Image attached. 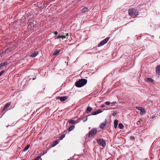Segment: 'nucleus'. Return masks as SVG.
Returning <instances> with one entry per match:
<instances>
[{
  "instance_id": "obj_1",
  "label": "nucleus",
  "mask_w": 160,
  "mask_h": 160,
  "mask_svg": "<svg viewBox=\"0 0 160 160\" xmlns=\"http://www.w3.org/2000/svg\"><path fill=\"white\" fill-rule=\"evenodd\" d=\"M128 14L133 18H136L139 14V12L137 9L134 8H131L129 9Z\"/></svg>"
},
{
  "instance_id": "obj_2",
  "label": "nucleus",
  "mask_w": 160,
  "mask_h": 160,
  "mask_svg": "<svg viewBox=\"0 0 160 160\" xmlns=\"http://www.w3.org/2000/svg\"><path fill=\"white\" fill-rule=\"evenodd\" d=\"M87 79H81L76 82L75 86L78 88L81 87L85 85L87 83Z\"/></svg>"
},
{
  "instance_id": "obj_3",
  "label": "nucleus",
  "mask_w": 160,
  "mask_h": 160,
  "mask_svg": "<svg viewBox=\"0 0 160 160\" xmlns=\"http://www.w3.org/2000/svg\"><path fill=\"white\" fill-rule=\"evenodd\" d=\"M97 133V128H92L91 130L89 132L88 134V137H93Z\"/></svg>"
},
{
  "instance_id": "obj_4",
  "label": "nucleus",
  "mask_w": 160,
  "mask_h": 160,
  "mask_svg": "<svg viewBox=\"0 0 160 160\" xmlns=\"http://www.w3.org/2000/svg\"><path fill=\"white\" fill-rule=\"evenodd\" d=\"M97 142L98 144L100 145L103 147H105L106 146V142L105 140L102 139H98L97 140Z\"/></svg>"
},
{
  "instance_id": "obj_5",
  "label": "nucleus",
  "mask_w": 160,
  "mask_h": 160,
  "mask_svg": "<svg viewBox=\"0 0 160 160\" xmlns=\"http://www.w3.org/2000/svg\"><path fill=\"white\" fill-rule=\"evenodd\" d=\"M109 39V38L108 37H107L106 38L104 39L103 40L101 41L98 44V47H100L103 45H104V44L106 43L108 41Z\"/></svg>"
},
{
  "instance_id": "obj_6",
  "label": "nucleus",
  "mask_w": 160,
  "mask_h": 160,
  "mask_svg": "<svg viewBox=\"0 0 160 160\" xmlns=\"http://www.w3.org/2000/svg\"><path fill=\"white\" fill-rule=\"evenodd\" d=\"M68 98V97L67 96H64L63 97L58 96L56 97L57 99H59L62 102H63Z\"/></svg>"
},
{
  "instance_id": "obj_7",
  "label": "nucleus",
  "mask_w": 160,
  "mask_h": 160,
  "mask_svg": "<svg viewBox=\"0 0 160 160\" xmlns=\"http://www.w3.org/2000/svg\"><path fill=\"white\" fill-rule=\"evenodd\" d=\"M107 123V119L104 121V122L102 123H101L100 126V128L101 129H103L105 127Z\"/></svg>"
},
{
  "instance_id": "obj_8",
  "label": "nucleus",
  "mask_w": 160,
  "mask_h": 160,
  "mask_svg": "<svg viewBox=\"0 0 160 160\" xmlns=\"http://www.w3.org/2000/svg\"><path fill=\"white\" fill-rule=\"evenodd\" d=\"M11 104V102H9L6 103L5 105L4 106L2 110V112H3L8 108Z\"/></svg>"
},
{
  "instance_id": "obj_9",
  "label": "nucleus",
  "mask_w": 160,
  "mask_h": 160,
  "mask_svg": "<svg viewBox=\"0 0 160 160\" xmlns=\"http://www.w3.org/2000/svg\"><path fill=\"white\" fill-rule=\"evenodd\" d=\"M102 112V111L101 110L98 109V110L97 111L93 112L92 113L91 115H96L98 114H99L100 113Z\"/></svg>"
},
{
  "instance_id": "obj_10",
  "label": "nucleus",
  "mask_w": 160,
  "mask_h": 160,
  "mask_svg": "<svg viewBox=\"0 0 160 160\" xmlns=\"http://www.w3.org/2000/svg\"><path fill=\"white\" fill-rule=\"evenodd\" d=\"M145 81L146 82H153L154 80L152 78H147L145 79Z\"/></svg>"
},
{
  "instance_id": "obj_11",
  "label": "nucleus",
  "mask_w": 160,
  "mask_h": 160,
  "mask_svg": "<svg viewBox=\"0 0 160 160\" xmlns=\"http://www.w3.org/2000/svg\"><path fill=\"white\" fill-rule=\"evenodd\" d=\"M156 73L158 74H160V65H158L156 68Z\"/></svg>"
},
{
  "instance_id": "obj_12",
  "label": "nucleus",
  "mask_w": 160,
  "mask_h": 160,
  "mask_svg": "<svg viewBox=\"0 0 160 160\" xmlns=\"http://www.w3.org/2000/svg\"><path fill=\"white\" fill-rule=\"evenodd\" d=\"M92 109V108L90 106H88L87 108L86 112L87 113H89L91 112Z\"/></svg>"
},
{
  "instance_id": "obj_13",
  "label": "nucleus",
  "mask_w": 160,
  "mask_h": 160,
  "mask_svg": "<svg viewBox=\"0 0 160 160\" xmlns=\"http://www.w3.org/2000/svg\"><path fill=\"white\" fill-rule=\"evenodd\" d=\"M38 51H35L30 55V57H35L38 55Z\"/></svg>"
},
{
  "instance_id": "obj_14",
  "label": "nucleus",
  "mask_w": 160,
  "mask_h": 160,
  "mask_svg": "<svg viewBox=\"0 0 160 160\" xmlns=\"http://www.w3.org/2000/svg\"><path fill=\"white\" fill-rule=\"evenodd\" d=\"M34 26L33 23L31 22H29L28 25V28H29L31 29Z\"/></svg>"
},
{
  "instance_id": "obj_15",
  "label": "nucleus",
  "mask_w": 160,
  "mask_h": 160,
  "mask_svg": "<svg viewBox=\"0 0 160 160\" xmlns=\"http://www.w3.org/2000/svg\"><path fill=\"white\" fill-rule=\"evenodd\" d=\"M61 52L60 49H56L53 54V55H58Z\"/></svg>"
},
{
  "instance_id": "obj_16",
  "label": "nucleus",
  "mask_w": 160,
  "mask_h": 160,
  "mask_svg": "<svg viewBox=\"0 0 160 160\" xmlns=\"http://www.w3.org/2000/svg\"><path fill=\"white\" fill-rule=\"evenodd\" d=\"M136 108L137 109L140 110L141 112H142V113H143L145 111V110L143 108L140 107H136Z\"/></svg>"
},
{
  "instance_id": "obj_17",
  "label": "nucleus",
  "mask_w": 160,
  "mask_h": 160,
  "mask_svg": "<svg viewBox=\"0 0 160 160\" xmlns=\"http://www.w3.org/2000/svg\"><path fill=\"white\" fill-rule=\"evenodd\" d=\"M12 49L11 48L9 47L7 48L6 50L5 51V53H8L9 52H12Z\"/></svg>"
},
{
  "instance_id": "obj_18",
  "label": "nucleus",
  "mask_w": 160,
  "mask_h": 160,
  "mask_svg": "<svg viewBox=\"0 0 160 160\" xmlns=\"http://www.w3.org/2000/svg\"><path fill=\"white\" fill-rule=\"evenodd\" d=\"M88 8L85 7L83 8V9L82 10V13H84L86 12H87L88 11Z\"/></svg>"
},
{
  "instance_id": "obj_19",
  "label": "nucleus",
  "mask_w": 160,
  "mask_h": 160,
  "mask_svg": "<svg viewBox=\"0 0 160 160\" xmlns=\"http://www.w3.org/2000/svg\"><path fill=\"white\" fill-rule=\"evenodd\" d=\"M118 121L117 119L114 120V127L115 128H116L117 127L118 125Z\"/></svg>"
},
{
  "instance_id": "obj_20",
  "label": "nucleus",
  "mask_w": 160,
  "mask_h": 160,
  "mask_svg": "<svg viewBox=\"0 0 160 160\" xmlns=\"http://www.w3.org/2000/svg\"><path fill=\"white\" fill-rule=\"evenodd\" d=\"M58 141L56 140L54 141L53 142L52 144L51 145V147H52L55 146L56 145H57L58 144Z\"/></svg>"
},
{
  "instance_id": "obj_21",
  "label": "nucleus",
  "mask_w": 160,
  "mask_h": 160,
  "mask_svg": "<svg viewBox=\"0 0 160 160\" xmlns=\"http://www.w3.org/2000/svg\"><path fill=\"white\" fill-rule=\"evenodd\" d=\"M68 122L70 124H73L76 123V121L73 120H70L68 121Z\"/></svg>"
},
{
  "instance_id": "obj_22",
  "label": "nucleus",
  "mask_w": 160,
  "mask_h": 160,
  "mask_svg": "<svg viewBox=\"0 0 160 160\" xmlns=\"http://www.w3.org/2000/svg\"><path fill=\"white\" fill-rule=\"evenodd\" d=\"M30 147V145H28L25 147L24 148L23 151V152H25Z\"/></svg>"
},
{
  "instance_id": "obj_23",
  "label": "nucleus",
  "mask_w": 160,
  "mask_h": 160,
  "mask_svg": "<svg viewBox=\"0 0 160 160\" xmlns=\"http://www.w3.org/2000/svg\"><path fill=\"white\" fill-rule=\"evenodd\" d=\"M75 126L72 125L70 126L68 128V130L70 131H72L75 128Z\"/></svg>"
},
{
  "instance_id": "obj_24",
  "label": "nucleus",
  "mask_w": 160,
  "mask_h": 160,
  "mask_svg": "<svg viewBox=\"0 0 160 160\" xmlns=\"http://www.w3.org/2000/svg\"><path fill=\"white\" fill-rule=\"evenodd\" d=\"M118 127L120 129H122L124 127L122 123H120L119 124Z\"/></svg>"
},
{
  "instance_id": "obj_25",
  "label": "nucleus",
  "mask_w": 160,
  "mask_h": 160,
  "mask_svg": "<svg viewBox=\"0 0 160 160\" xmlns=\"http://www.w3.org/2000/svg\"><path fill=\"white\" fill-rule=\"evenodd\" d=\"M8 64V63L7 62H4L2 63H1L0 64L2 65V67H4L6 65H7Z\"/></svg>"
},
{
  "instance_id": "obj_26",
  "label": "nucleus",
  "mask_w": 160,
  "mask_h": 160,
  "mask_svg": "<svg viewBox=\"0 0 160 160\" xmlns=\"http://www.w3.org/2000/svg\"><path fill=\"white\" fill-rule=\"evenodd\" d=\"M65 137V134H63L62 135H61L59 139L60 140H62L63 138Z\"/></svg>"
},
{
  "instance_id": "obj_27",
  "label": "nucleus",
  "mask_w": 160,
  "mask_h": 160,
  "mask_svg": "<svg viewBox=\"0 0 160 160\" xmlns=\"http://www.w3.org/2000/svg\"><path fill=\"white\" fill-rule=\"evenodd\" d=\"M5 71L3 70L1 72H0V77L1 76L4 72Z\"/></svg>"
},
{
  "instance_id": "obj_28",
  "label": "nucleus",
  "mask_w": 160,
  "mask_h": 160,
  "mask_svg": "<svg viewBox=\"0 0 160 160\" xmlns=\"http://www.w3.org/2000/svg\"><path fill=\"white\" fill-rule=\"evenodd\" d=\"M41 158L40 156H38L36 158H35L33 160H39V159Z\"/></svg>"
},
{
  "instance_id": "obj_29",
  "label": "nucleus",
  "mask_w": 160,
  "mask_h": 160,
  "mask_svg": "<svg viewBox=\"0 0 160 160\" xmlns=\"http://www.w3.org/2000/svg\"><path fill=\"white\" fill-rule=\"evenodd\" d=\"M110 103V102L108 101H106L105 102V104L107 105H109Z\"/></svg>"
},
{
  "instance_id": "obj_30",
  "label": "nucleus",
  "mask_w": 160,
  "mask_h": 160,
  "mask_svg": "<svg viewBox=\"0 0 160 160\" xmlns=\"http://www.w3.org/2000/svg\"><path fill=\"white\" fill-rule=\"evenodd\" d=\"M47 150H46L45 151H44L43 152L42 154V155H44L46 153H47Z\"/></svg>"
},
{
  "instance_id": "obj_31",
  "label": "nucleus",
  "mask_w": 160,
  "mask_h": 160,
  "mask_svg": "<svg viewBox=\"0 0 160 160\" xmlns=\"http://www.w3.org/2000/svg\"><path fill=\"white\" fill-rule=\"evenodd\" d=\"M117 114V112L115 111H114L113 112L112 114V115L113 116H115Z\"/></svg>"
},
{
  "instance_id": "obj_32",
  "label": "nucleus",
  "mask_w": 160,
  "mask_h": 160,
  "mask_svg": "<svg viewBox=\"0 0 160 160\" xmlns=\"http://www.w3.org/2000/svg\"><path fill=\"white\" fill-rule=\"evenodd\" d=\"M60 36H61V38H62V39H63L64 38H66V37L65 36L61 35Z\"/></svg>"
},
{
  "instance_id": "obj_33",
  "label": "nucleus",
  "mask_w": 160,
  "mask_h": 160,
  "mask_svg": "<svg viewBox=\"0 0 160 160\" xmlns=\"http://www.w3.org/2000/svg\"><path fill=\"white\" fill-rule=\"evenodd\" d=\"M130 139L132 140H134L135 139V138L133 136H131L130 137Z\"/></svg>"
},
{
  "instance_id": "obj_34",
  "label": "nucleus",
  "mask_w": 160,
  "mask_h": 160,
  "mask_svg": "<svg viewBox=\"0 0 160 160\" xmlns=\"http://www.w3.org/2000/svg\"><path fill=\"white\" fill-rule=\"evenodd\" d=\"M90 115H88L87 116V117L86 119H85V120H84V122H86V121L87 120L88 118V116H90Z\"/></svg>"
},
{
  "instance_id": "obj_35",
  "label": "nucleus",
  "mask_w": 160,
  "mask_h": 160,
  "mask_svg": "<svg viewBox=\"0 0 160 160\" xmlns=\"http://www.w3.org/2000/svg\"><path fill=\"white\" fill-rule=\"evenodd\" d=\"M140 121H138L137 122V124L138 125L140 124Z\"/></svg>"
},
{
  "instance_id": "obj_36",
  "label": "nucleus",
  "mask_w": 160,
  "mask_h": 160,
  "mask_svg": "<svg viewBox=\"0 0 160 160\" xmlns=\"http://www.w3.org/2000/svg\"><path fill=\"white\" fill-rule=\"evenodd\" d=\"M104 107H105V105L103 104H102V105H101L100 106V107L101 108H104Z\"/></svg>"
},
{
  "instance_id": "obj_37",
  "label": "nucleus",
  "mask_w": 160,
  "mask_h": 160,
  "mask_svg": "<svg viewBox=\"0 0 160 160\" xmlns=\"http://www.w3.org/2000/svg\"><path fill=\"white\" fill-rule=\"evenodd\" d=\"M61 38V36H58L57 37V38H57V39H59L60 38Z\"/></svg>"
},
{
  "instance_id": "obj_38",
  "label": "nucleus",
  "mask_w": 160,
  "mask_h": 160,
  "mask_svg": "<svg viewBox=\"0 0 160 160\" xmlns=\"http://www.w3.org/2000/svg\"><path fill=\"white\" fill-rule=\"evenodd\" d=\"M117 103V102H112L111 103V104H116Z\"/></svg>"
},
{
  "instance_id": "obj_39",
  "label": "nucleus",
  "mask_w": 160,
  "mask_h": 160,
  "mask_svg": "<svg viewBox=\"0 0 160 160\" xmlns=\"http://www.w3.org/2000/svg\"><path fill=\"white\" fill-rule=\"evenodd\" d=\"M54 34L56 35L58 34V32L57 31H56L54 32Z\"/></svg>"
},
{
  "instance_id": "obj_40",
  "label": "nucleus",
  "mask_w": 160,
  "mask_h": 160,
  "mask_svg": "<svg viewBox=\"0 0 160 160\" xmlns=\"http://www.w3.org/2000/svg\"><path fill=\"white\" fill-rule=\"evenodd\" d=\"M68 35H69V34H68V33H67L66 34V36H68Z\"/></svg>"
},
{
  "instance_id": "obj_41",
  "label": "nucleus",
  "mask_w": 160,
  "mask_h": 160,
  "mask_svg": "<svg viewBox=\"0 0 160 160\" xmlns=\"http://www.w3.org/2000/svg\"><path fill=\"white\" fill-rule=\"evenodd\" d=\"M2 67V66L1 64H0V69Z\"/></svg>"
},
{
  "instance_id": "obj_42",
  "label": "nucleus",
  "mask_w": 160,
  "mask_h": 160,
  "mask_svg": "<svg viewBox=\"0 0 160 160\" xmlns=\"http://www.w3.org/2000/svg\"><path fill=\"white\" fill-rule=\"evenodd\" d=\"M36 78H32V80H34Z\"/></svg>"
},
{
  "instance_id": "obj_43",
  "label": "nucleus",
  "mask_w": 160,
  "mask_h": 160,
  "mask_svg": "<svg viewBox=\"0 0 160 160\" xmlns=\"http://www.w3.org/2000/svg\"><path fill=\"white\" fill-rule=\"evenodd\" d=\"M90 54H94V53H94V52H90Z\"/></svg>"
},
{
  "instance_id": "obj_44",
  "label": "nucleus",
  "mask_w": 160,
  "mask_h": 160,
  "mask_svg": "<svg viewBox=\"0 0 160 160\" xmlns=\"http://www.w3.org/2000/svg\"><path fill=\"white\" fill-rule=\"evenodd\" d=\"M5 113V112L3 114L2 116H3Z\"/></svg>"
},
{
  "instance_id": "obj_45",
  "label": "nucleus",
  "mask_w": 160,
  "mask_h": 160,
  "mask_svg": "<svg viewBox=\"0 0 160 160\" xmlns=\"http://www.w3.org/2000/svg\"><path fill=\"white\" fill-rule=\"evenodd\" d=\"M67 160H70V159H68Z\"/></svg>"
}]
</instances>
